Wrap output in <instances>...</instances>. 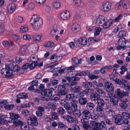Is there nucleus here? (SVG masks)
<instances>
[{
    "mask_svg": "<svg viewBox=\"0 0 130 130\" xmlns=\"http://www.w3.org/2000/svg\"><path fill=\"white\" fill-rule=\"evenodd\" d=\"M17 97L20 99H26L28 97L27 94L26 93H20L17 95Z\"/></svg>",
    "mask_w": 130,
    "mask_h": 130,
    "instance_id": "nucleus-31",
    "label": "nucleus"
},
{
    "mask_svg": "<svg viewBox=\"0 0 130 130\" xmlns=\"http://www.w3.org/2000/svg\"><path fill=\"white\" fill-rule=\"evenodd\" d=\"M115 122L116 125H121L122 124V122L123 120L122 118L121 115L117 114L114 117Z\"/></svg>",
    "mask_w": 130,
    "mask_h": 130,
    "instance_id": "nucleus-13",
    "label": "nucleus"
},
{
    "mask_svg": "<svg viewBox=\"0 0 130 130\" xmlns=\"http://www.w3.org/2000/svg\"><path fill=\"white\" fill-rule=\"evenodd\" d=\"M122 93L119 88L117 89L115 91V94L119 98V100L121 98H123Z\"/></svg>",
    "mask_w": 130,
    "mask_h": 130,
    "instance_id": "nucleus-29",
    "label": "nucleus"
},
{
    "mask_svg": "<svg viewBox=\"0 0 130 130\" xmlns=\"http://www.w3.org/2000/svg\"><path fill=\"white\" fill-rule=\"evenodd\" d=\"M57 112L59 114H63L65 113L66 111L63 108L60 107L58 108Z\"/></svg>",
    "mask_w": 130,
    "mask_h": 130,
    "instance_id": "nucleus-43",
    "label": "nucleus"
},
{
    "mask_svg": "<svg viewBox=\"0 0 130 130\" xmlns=\"http://www.w3.org/2000/svg\"><path fill=\"white\" fill-rule=\"evenodd\" d=\"M91 100L93 101H97L100 98V96L96 93H93L90 95Z\"/></svg>",
    "mask_w": 130,
    "mask_h": 130,
    "instance_id": "nucleus-20",
    "label": "nucleus"
},
{
    "mask_svg": "<svg viewBox=\"0 0 130 130\" xmlns=\"http://www.w3.org/2000/svg\"><path fill=\"white\" fill-rule=\"evenodd\" d=\"M41 36L37 34H35L33 35V38L34 40L37 41H39L41 39Z\"/></svg>",
    "mask_w": 130,
    "mask_h": 130,
    "instance_id": "nucleus-46",
    "label": "nucleus"
},
{
    "mask_svg": "<svg viewBox=\"0 0 130 130\" xmlns=\"http://www.w3.org/2000/svg\"><path fill=\"white\" fill-rule=\"evenodd\" d=\"M111 8V4L108 2H104L101 7V10L103 11L107 12Z\"/></svg>",
    "mask_w": 130,
    "mask_h": 130,
    "instance_id": "nucleus-9",
    "label": "nucleus"
},
{
    "mask_svg": "<svg viewBox=\"0 0 130 130\" xmlns=\"http://www.w3.org/2000/svg\"><path fill=\"white\" fill-rule=\"evenodd\" d=\"M92 84L90 82H84L83 84V86L85 88H90L92 86Z\"/></svg>",
    "mask_w": 130,
    "mask_h": 130,
    "instance_id": "nucleus-35",
    "label": "nucleus"
},
{
    "mask_svg": "<svg viewBox=\"0 0 130 130\" xmlns=\"http://www.w3.org/2000/svg\"><path fill=\"white\" fill-rule=\"evenodd\" d=\"M15 8V4L11 3L9 4L7 8L8 12L10 13H12L14 11Z\"/></svg>",
    "mask_w": 130,
    "mask_h": 130,
    "instance_id": "nucleus-19",
    "label": "nucleus"
},
{
    "mask_svg": "<svg viewBox=\"0 0 130 130\" xmlns=\"http://www.w3.org/2000/svg\"><path fill=\"white\" fill-rule=\"evenodd\" d=\"M8 67L10 69L11 72H18L20 70V67L18 65H14L13 63H11L9 64Z\"/></svg>",
    "mask_w": 130,
    "mask_h": 130,
    "instance_id": "nucleus-11",
    "label": "nucleus"
},
{
    "mask_svg": "<svg viewBox=\"0 0 130 130\" xmlns=\"http://www.w3.org/2000/svg\"><path fill=\"white\" fill-rule=\"evenodd\" d=\"M53 91L51 89H46L42 91V94L44 96H52Z\"/></svg>",
    "mask_w": 130,
    "mask_h": 130,
    "instance_id": "nucleus-16",
    "label": "nucleus"
},
{
    "mask_svg": "<svg viewBox=\"0 0 130 130\" xmlns=\"http://www.w3.org/2000/svg\"><path fill=\"white\" fill-rule=\"evenodd\" d=\"M98 105L101 106L103 107L105 104L104 100L102 99H99L97 101Z\"/></svg>",
    "mask_w": 130,
    "mask_h": 130,
    "instance_id": "nucleus-41",
    "label": "nucleus"
},
{
    "mask_svg": "<svg viewBox=\"0 0 130 130\" xmlns=\"http://www.w3.org/2000/svg\"><path fill=\"white\" fill-rule=\"evenodd\" d=\"M10 118L12 120H13V121H14L15 120H18V119L20 117V116L19 114H14L12 113H10Z\"/></svg>",
    "mask_w": 130,
    "mask_h": 130,
    "instance_id": "nucleus-27",
    "label": "nucleus"
},
{
    "mask_svg": "<svg viewBox=\"0 0 130 130\" xmlns=\"http://www.w3.org/2000/svg\"><path fill=\"white\" fill-rule=\"evenodd\" d=\"M104 86L106 91L108 92L109 95H114L113 93L114 87L112 83L107 82L105 83Z\"/></svg>",
    "mask_w": 130,
    "mask_h": 130,
    "instance_id": "nucleus-4",
    "label": "nucleus"
},
{
    "mask_svg": "<svg viewBox=\"0 0 130 130\" xmlns=\"http://www.w3.org/2000/svg\"><path fill=\"white\" fill-rule=\"evenodd\" d=\"M78 101L79 103L82 105H84L87 102V98L84 97H81L79 99Z\"/></svg>",
    "mask_w": 130,
    "mask_h": 130,
    "instance_id": "nucleus-28",
    "label": "nucleus"
},
{
    "mask_svg": "<svg viewBox=\"0 0 130 130\" xmlns=\"http://www.w3.org/2000/svg\"><path fill=\"white\" fill-rule=\"evenodd\" d=\"M102 30V28L100 27H96L94 30V35L96 36L99 35Z\"/></svg>",
    "mask_w": 130,
    "mask_h": 130,
    "instance_id": "nucleus-38",
    "label": "nucleus"
},
{
    "mask_svg": "<svg viewBox=\"0 0 130 130\" xmlns=\"http://www.w3.org/2000/svg\"><path fill=\"white\" fill-rule=\"evenodd\" d=\"M95 106L93 103L91 102H89L87 103L86 107L88 110H91L93 109Z\"/></svg>",
    "mask_w": 130,
    "mask_h": 130,
    "instance_id": "nucleus-32",
    "label": "nucleus"
},
{
    "mask_svg": "<svg viewBox=\"0 0 130 130\" xmlns=\"http://www.w3.org/2000/svg\"><path fill=\"white\" fill-rule=\"evenodd\" d=\"M17 21L19 23H21L23 21V18L21 16H18L16 18Z\"/></svg>",
    "mask_w": 130,
    "mask_h": 130,
    "instance_id": "nucleus-64",
    "label": "nucleus"
},
{
    "mask_svg": "<svg viewBox=\"0 0 130 130\" xmlns=\"http://www.w3.org/2000/svg\"><path fill=\"white\" fill-rule=\"evenodd\" d=\"M120 69L121 71L120 72V73L121 74H123L124 73V72L127 71V68L124 66H122Z\"/></svg>",
    "mask_w": 130,
    "mask_h": 130,
    "instance_id": "nucleus-56",
    "label": "nucleus"
},
{
    "mask_svg": "<svg viewBox=\"0 0 130 130\" xmlns=\"http://www.w3.org/2000/svg\"><path fill=\"white\" fill-rule=\"evenodd\" d=\"M123 17V15L122 14H120L114 20L115 22H117L120 20Z\"/></svg>",
    "mask_w": 130,
    "mask_h": 130,
    "instance_id": "nucleus-61",
    "label": "nucleus"
},
{
    "mask_svg": "<svg viewBox=\"0 0 130 130\" xmlns=\"http://www.w3.org/2000/svg\"><path fill=\"white\" fill-rule=\"evenodd\" d=\"M27 121L28 124H30L32 126H36L38 124L37 118L35 116L32 117H28Z\"/></svg>",
    "mask_w": 130,
    "mask_h": 130,
    "instance_id": "nucleus-7",
    "label": "nucleus"
},
{
    "mask_svg": "<svg viewBox=\"0 0 130 130\" xmlns=\"http://www.w3.org/2000/svg\"><path fill=\"white\" fill-rule=\"evenodd\" d=\"M88 109H84L81 113V116L83 118L85 117L89 119L91 115V113Z\"/></svg>",
    "mask_w": 130,
    "mask_h": 130,
    "instance_id": "nucleus-15",
    "label": "nucleus"
},
{
    "mask_svg": "<svg viewBox=\"0 0 130 130\" xmlns=\"http://www.w3.org/2000/svg\"><path fill=\"white\" fill-rule=\"evenodd\" d=\"M30 24L34 30H38L41 27L42 24V20L38 15H34L30 21Z\"/></svg>",
    "mask_w": 130,
    "mask_h": 130,
    "instance_id": "nucleus-1",
    "label": "nucleus"
},
{
    "mask_svg": "<svg viewBox=\"0 0 130 130\" xmlns=\"http://www.w3.org/2000/svg\"><path fill=\"white\" fill-rule=\"evenodd\" d=\"M79 43L84 45H86L87 43V39L86 37H83L80 38L78 40Z\"/></svg>",
    "mask_w": 130,
    "mask_h": 130,
    "instance_id": "nucleus-24",
    "label": "nucleus"
},
{
    "mask_svg": "<svg viewBox=\"0 0 130 130\" xmlns=\"http://www.w3.org/2000/svg\"><path fill=\"white\" fill-rule=\"evenodd\" d=\"M115 82L116 84L120 85H124V89L126 90H128L129 89L130 87L128 86V83L125 80L116 78L115 80Z\"/></svg>",
    "mask_w": 130,
    "mask_h": 130,
    "instance_id": "nucleus-5",
    "label": "nucleus"
},
{
    "mask_svg": "<svg viewBox=\"0 0 130 130\" xmlns=\"http://www.w3.org/2000/svg\"><path fill=\"white\" fill-rule=\"evenodd\" d=\"M92 91V90L91 89H86L83 91V93L84 94H85L86 95H88L89 94V93Z\"/></svg>",
    "mask_w": 130,
    "mask_h": 130,
    "instance_id": "nucleus-62",
    "label": "nucleus"
},
{
    "mask_svg": "<svg viewBox=\"0 0 130 130\" xmlns=\"http://www.w3.org/2000/svg\"><path fill=\"white\" fill-rule=\"evenodd\" d=\"M105 19L104 16L103 15H100L97 18L96 23L97 25L100 26H102L103 24L104 23Z\"/></svg>",
    "mask_w": 130,
    "mask_h": 130,
    "instance_id": "nucleus-14",
    "label": "nucleus"
},
{
    "mask_svg": "<svg viewBox=\"0 0 130 130\" xmlns=\"http://www.w3.org/2000/svg\"><path fill=\"white\" fill-rule=\"evenodd\" d=\"M91 125L92 126L91 127L97 130H101V128L103 129L106 127V124L105 122L103 121L100 123L96 121H92L91 122Z\"/></svg>",
    "mask_w": 130,
    "mask_h": 130,
    "instance_id": "nucleus-3",
    "label": "nucleus"
},
{
    "mask_svg": "<svg viewBox=\"0 0 130 130\" xmlns=\"http://www.w3.org/2000/svg\"><path fill=\"white\" fill-rule=\"evenodd\" d=\"M28 30V28L27 26H22L21 27L20 31L22 33H24L27 31Z\"/></svg>",
    "mask_w": 130,
    "mask_h": 130,
    "instance_id": "nucleus-50",
    "label": "nucleus"
},
{
    "mask_svg": "<svg viewBox=\"0 0 130 130\" xmlns=\"http://www.w3.org/2000/svg\"><path fill=\"white\" fill-rule=\"evenodd\" d=\"M122 115L124 119H127L129 118V112L128 113L126 112H123L122 113Z\"/></svg>",
    "mask_w": 130,
    "mask_h": 130,
    "instance_id": "nucleus-49",
    "label": "nucleus"
},
{
    "mask_svg": "<svg viewBox=\"0 0 130 130\" xmlns=\"http://www.w3.org/2000/svg\"><path fill=\"white\" fill-rule=\"evenodd\" d=\"M9 64H6L5 68H3L1 70V73L5 77L8 78H12L13 76L12 72H11L10 69L8 67Z\"/></svg>",
    "mask_w": 130,
    "mask_h": 130,
    "instance_id": "nucleus-2",
    "label": "nucleus"
},
{
    "mask_svg": "<svg viewBox=\"0 0 130 130\" xmlns=\"http://www.w3.org/2000/svg\"><path fill=\"white\" fill-rule=\"evenodd\" d=\"M52 118L56 120L58 118V114L56 112H52L51 114Z\"/></svg>",
    "mask_w": 130,
    "mask_h": 130,
    "instance_id": "nucleus-59",
    "label": "nucleus"
},
{
    "mask_svg": "<svg viewBox=\"0 0 130 130\" xmlns=\"http://www.w3.org/2000/svg\"><path fill=\"white\" fill-rule=\"evenodd\" d=\"M77 102L75 101L70 102V106L69 113L73 112V111L76 110L77 108Z\"/></svg>",
    "mask_w": 130,
    "mask_h": 130,
    "instance_id": "nucleus-12",
    "label": "nucleus"
},
{
    "mask_svg": "<svg viewBox=\"0 0 130 130\" xmlns=\"http://www.w3.org/2000/svg\"><path fill=\"white\" fill-rule=\"evenodd\" d=\"M14 105L13 104H8L5 106L4 108L7 110L12 109Z\"/></svg>",
    "mask_w": 130,
    "mask_h": 130,
    "instance_id": "nucleus-48",
    "label": "nucleus"
},
{
    "mask_svg": "<svg viewBox=\"0 0 130 130\" xmlns=\"http://www.w3.org/2000/svg\"><path fill=\"white\" fill-rule=\"evenodd\" d=\"M107 115L110 117H114L116 115L114 111L112 109H111L107 113Z\"/></svg>",
    "mask_w": 130,
    "mask_h": 130,
    "instance_id": "nucleus-51",
    "label": "nucleus"
},
{
    "mask_svg": "<svg viewBox=\"0 0 130 130\" xmlns=\"http://www.w3.org/2000/svg\"><path fill=\"white\" fill-rule=\"evenodd\" d=\"M63 106L67 110L68 112L69 113L70 106V104H69L67 102Z\"/></svg>",
    "mask_w": 130,
    "mask_h": 130,
    "instance_id": "nucleus-63",
    "label": "nucleus"
},
{
    "mask_svg": "<svg viewBox=\"0 0 130 130\" xmlns=\"http://www.w3.org/2000/svg\"><path fill=\"white\" fill-rule=\"evenodd\" d=\"M27 50L26 46L25 45L22 46L20 50L19 54L20 55H23L26 54Z\"/></svg>",
    "mask_w": 130,
    "mask_h": 130,
    "instance_id": "nucleus-26",
    "label": "nucleus"
},
{
    "mask_svg": "<svg viewBox=\"0 0 130 130\" xmlns=\"http://www.w3.org/2000/svg\"><path fill=\"white\" fill-rule=\"evenodd\" d=\"M78 66V65H73L68 68H65V69L67 70H74L75 68L77 67Z\"/></svg>",
    "mask_w": 130,
    "mask_h": 130,
    "instance_id": "nucleus-54",
    "label": "nucleus"
},
{
    "mask_svg": "<svg viewBox=\"0 0 130 130\" xmlns=\"http://www.w3.org/2000/svg\"><path fill=\"white\" fill-rule=\"evenodd\" d=\"M29 67V63H26L22 66V68L23 70H27Z\"/></svg>",
    "mask_w": 130,
    "mask_h": 130,
    "instance_id": "nucleus-60",
    "label": "nucleus"
},
{
    "mask_svg": "<svg viewBox=\"0 0 130 130\" xmlns=\"http://www.w3.org/2000/svg\"><path fill=\"white\" fill-rule=\"evenodd\" d=\"M13 124L16 126H21L23 125V123L20 120L18 119L13 121Z\"/></svg>",
    "mask_w": 130,
    "mask_h": 130,
    "instance_id": "nucleus-33",
    "label": "nucleus"
},
{
    "mask_svg": "<svg viewBox=\"0 0 130 130\" xmlns=\"http://www.w3.org/2000/svg\"><path fill=\"white\" fill-rule=\"evenodd\" d=\"M80 89V86H76L71 89V91L74 94L78 93H79Z\"/></svg>",
    "mask_w": 130,
    "mask_h": 130,
    "instance_id": "nucleus-30",
    "label": "nucleus"
},
{
    "mask_svg": "<svg viewBox=\"0 0 130 130\" xmlns=\"http://www.w3.org/2000/svg\"><path fill=\"white\" fill-rule=\"evenodd\" d=\"M60 96L61 95L57 94L54 95L51 98L53 100L57 101L60 99Z\"/></svg>",
    "mask_w": 130,
    "mask_h": 130,
    "instance_id": "nucleus-52",
    "label": "nucleus"
},
{
    "mask_svg": "<svg viewBox=\"0 0 130 130\" xmlns=\"http://www.w3.org/2000/svg\"><path fill=\"white\" fill-rule=\"evenodd\" d=\"M109 95V97L110 98V102L112 103V104L114 106H116L118 102V98L116 97L115 95Z\"/></svg>",
    "mask_w": 130,
    "mask_h": 130,
    "instance_id": "nucleus-17",
    "label": "nucleus"
},
{
    "mask_svg": "<svg viewBox=\"0 0 130 130\" xmlns=\"http://www.w3.org/2000/svg\"><path fill=\"white\" fill-rule=\"evenodd\" d=\"M96 92L101 95L105 97V91L101 89H96Z\"/></svg>",
    "mask_w": 130,
    "mask_h": 130,
    "instance_id": "nucleus-45",
    "label": "nucleus"
},
{
    "mask_svg": "<svg viewBox=\"0 0 130 130\" xmlns=\"http://www.w3.org/2000/svg\"><path fill=\"white\" fill-rule=\"evenodd\" d=\"M66 121L70 123H76V122H77V121L75 118L69 115H67Z\"/></svg>",
    "mask_w": 130,
    "mask_h": 130,
    "instance_id": "nucleus-22",
    "label": "nucleus"
},
{
    "mask_svg": "<svg viewBox=\"0 0 130 130\" xmlns=\"http://www.w3.org/2000/svg\"><path fill=\"white\" fill-rule=\"evenodd\" d=\"M121 102L120 103V106L122 109H126L128 107V103L127 99L125 98H121L120 100Z\"/></svg>",
    "mask_w": 130,
    "mask_h": 130,
    "instance_id": "nucleus-10",
    "label": "nucleus"
},
{
    "mask_svg": "<svg viewBox=\"0 0 130 130\" xmlns=\"http://www.w3.org/2000/svg\"><path fill=\"white\" fill-rule=\"evenodd\" d=\"M126 40L124 38L119 39L118 40V45H121L124 47V46L125 45V44H126L125 43Z\"/></svg>",
    "mask_w": 130,
    "mask_h": 130,
    "instance_id": "nucleus-39",
    "label": "nucleus"
},
{
    "mask_svg": "<svg viewBox=\"0 0 130 130\" xmlns=\"http://www.w3.org/2000/svg\"><path fill=\"white\" fill-rule=\"evenodd\" d=\"M93 112L99 116H103L104 114V108L102 106L97 105L94 109Z\"/></svg>",
    "mask_w": 130,
    "mask_h": 130,
    "instance_id": "nucleus-8",
    "label": "nucleus"
},
{
    "mask_svg": "<svg viewBox=\"0 0 130 130\" xmlns=\"http://www.w3.org/2000/svg\"><path fill=\"white\" fill-rule=\"evenodd\" d=\"M3 45L5 47H8L10 45H13L14 43L12 41H4L3 42Z\"/></svg>",
    "mask_w": 130,
    "mask_h": 130,
    "instance_id": "nucleus-34",
    "label": "nucleus"
},
{
    "mask_svg": "<svg viewBox=\"0 0 130 130\" xmlns=\"http://www.w3.org/2000/svg\"><path fill=\"white\" fill-rule=\"evenodd\" d=\"M74 95L73 94H69L66 96V99L67 101H70V102L75 101L74 99Z\"/></svg>",
    "mask_w": 130,
    "mask_h": 130,
    "instance_id": "nucleus-25",
    "label": "nucleus"
},
{
    "mask_svg": "<svg viewBox=\"0 0 130 130\" xmlns=\"http://www.w3.org/2000/svg\"><path fill=\"white\" fill-rule=\"evenodd\" d=\"M54 43L52 42L48 41L45 42L43 45V46L45 47H51L53 46Z\"/></svg>",
    "mask_w": 130,
    "mask_h": 130,
    "instance_id": "nucleus-44",
    "label": "nucleus"
},
{
    "mask_svg": "<svg viewBox=\"0 0 130 130\" xmlns=\"http://www.w3.org/2000/svg\"><path fill=\"white\" fill-rule=\"evenodd\" d=\"M67 85H60L58 87L57 94L61 96L65 95L67 93V89L66 88Z\"/></svg>",
    "mask_w": 130,
    "mask_h": 130,
    "instance_id": "nucleus-6",
    "label": "nucleus"
},
{
    "mask_svg": "<svg viewBox=\"0 0 130 130\" xmlns=\"http://www.w3.org/2000/svg\"><path fill=\"white\" fill-rule=\"evenodd\" d=\"M73 3L74 5L78 6L81 4V0H73Z\"/></svg>",
    "mask_w": 130,
    "mask_h": 130,
    "instance_id": "nucleus-57",
    "label": "nucleus"
},
{
    "mask_svg": "<svg viewBox=\"0 0 130 130\" xmlns=\"http://www.w3.org/2000/svg\"><path fill=\"white\" fill-rule=\"evenodd\" d=\"M47 105L49 108L52 110H55L56 109V105L53 103L50 102H48L47 103Z\"/></svg>",
    "mask_w": 130,
    "mask_h": 130,
    "instance_id": "nucleus-42",
    "label": "nucleus"
},
{
    "mask_svg": "<svg viewBox=\"0 0 130 130\" xmlns=\"http://www.w3.org/2000/svg\"><path fill=\"white\" fill-rule=\"evenodd\" d=\"M52 85L54 87V88L55 89L57 88L56 85L58 83V80L55 79L53 80L52 81Z\"/></svg>",
    "mask_w": 130,
    "mask_h": 130,
    "instance_id": "nucleus-55",
    "label": "nucleus"
},
{
    "mask_svg": "<svg viewBox=\"0 0 130 130\" xmlns=\"http://www.w3.org/2000/svg\"><path fill=\"white\" fill-rule=\"evenodd\" d=\"M87 118L84 117V118H83L81 119V122L83 124L88 123L89 121Z\"/></svg>",
    "mask_w": 130,
    "mask_h": 130,
    "instance_id": "nucleus-58",
    "label": "nucleus"
},
{
    "mask_svg": "<svg viewBox=\"0 0 130 130\" xmlns=\"http://www.w3.org/2000/svg\"><path fill=\"white\" fill-rule=\"evenodd\" d=\"M88 124V123H87L83 124V128L87 130H88L89 128H92V127H91L92 126L91 125V124L89 125Z\"/></svg>",
    "mask_w": 130,
    "mask_h": 130,
    "instance_id": "nucleus-53",
    "label": "nucleus"
},
{
    "mask_svg": "<svg viewBox=\"0 0 130 130\" xmlns=\"http://www.w3.org/2000/svg\"><path fill=\"white\" fill-rule=\"evenodd\" d=\"M90 75V72L88 70L83 71L79 72H77L75 74L76 76H82L85 75L89 76Z\"/></svg>",
    "mask_w": 130,
    "mask_h": 130,
    "instance_id": "nucleus-18",
    "label": "nucleus"
},
{
    "mask_svg": "<svg viewBox=\"0 0 130 130\" xmlns=\"http://www.w3.org/2000/svg\"><path fill=\"white\" fill-rule=\"evenodd\" d=\"M126 32L124 30H121L120 31L117 35V37L118 38H123L126 36Z\"/></svg>",
    "mask_w": 130,
    "mask_h": 130,
    "instance_id": "nucleus-36",
    "label": "nucleus"
},
{
    "mask_svg": "<svg viewBox=\"0 0 130 130\" xmlns=\"http://www.w3.org/2000/svg\"><path fill=\"white\" fill-rule=\"evenodd\" d=\"M37 61H34L32 62L30 64H29V68L30 70L33 69L36 66H37Z\"/></svg>",
    "mask_w": 130,
    "mask_h": 130,
    "instance_id": "nucleus-47",
    "label": "nucleus"
},
{
    "mask_svg": "<svg viewBox=\"0 0 130 130\" xmlns=\"http://www.w3.org/2000/svg\"><path fill=\"white\" fill-rule=\"evenodd\" d=\"M69 13L68 12L65 11V12H63L60 14V17L61 19L63 20H67L69 17Z\"/></svg>",
    "mask_w": 130,
    "mask_h": 130,
    "instance_id": "nucleus-23",
    "label": "nucleus"
},
{
    "mask_svg": "<svg viewBox=\"0 0 130 130\" xmlns=\"http://www.w3.org/2000/svg\"><path fill=\"white\" fill-rule=\"evenodd\" d=\"M73 112H70L69 113L71 114H73L74 116L78 118L80 116H81V113L79 111H73Z\"/></svg>",
    "mask_w": 130,
    "mask_h": 130,
    "instance_id": "nucleus-40",
    "label": "nucleus"
},
{
    "mask_svg": "<svg viewBox=\"0 0 130 130\" xmlns=\"http://www.w3.org/2000/svg\"><path fill=\"white\" fill-rule=\"evenodd\" d=\"M111 67V66L103 67L101 68L100 71V72L102 74H104L106 72V69H110Z\"/></svg>",
    "mask_w": 130,
    "mask_h": 130,
    "instance_id": "nucleus-37",
    "label": "nucleus"
},
{
    "mask_svg": "<svg viewBox=\"0 0 130 130\" xmlns=\"http://www.w3.org/2000/svg\"><path fill=\"white\" fill-rule=\"evenodd\" d=\"M113 20L110 19L107 21L106 22H104L102 26L104 28H109L110 25L112 24Z\"/></svg>",
    "mask_w": 130,
    "mask_h": 130,
    "instance_id": "nucleus-21",
    "label": "nucleus"
}]
</instances>
